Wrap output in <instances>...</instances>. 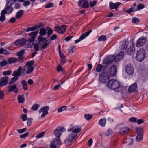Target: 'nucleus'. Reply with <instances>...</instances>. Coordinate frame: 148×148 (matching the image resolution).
I'll return each mask as SVG.
<instances>
[{"label": "nucleus", "instance_id": "nucleus-1", "mask_svg": "<svg viewBox=\"0 0 148 148\" xmlns=\"http://www.w3.org/2000/svg\"><path fill=\"white\" fill-rule=\"evenodd\" d=\"M80 128H76L75 126L71 128L68 129V135L66 139L65 140V143L67 146L72 144L73 141L77 138V134L81 131Z\"/></svg>", "mask_w": 148, "mask_h": 148}, {"label": "nucleus", "instance_id": "nucleus-2", "mask_svg": "<svg viewBox=\"0 0 148 148\" xmlns=\"http://www.w3.org/2000/svg\"><path fill=\"white\" fill-rule=\"evenodd\" d=\"M38 32V31H36L30 33V38L27 40L25 39H22L20 46L25 48H31Z\"/></svg>", "mask_w": 148, "mask_h": 148}, {"label": "nucleus", "instance_id": "nucleus-3", "mask_svg": "<svg viewBox=\"0 0 148 148\" xmlns=\"http://www.w3.org/2000/svg\"><path fill=\"white\" fill-rule=\"evenodd\" d=\"M107 86L108 88L114 90H116L121 87L120 83L115 80H111L108 81Z\"/></svg>", "mask_w": 148, "mask_h": 148}, {"label": "nucleus", "instance_id": "nucleus-4", "mask_svg": "<svg viewBox=\"0 0 148 148\" xmlns=\"http://www.w3.org/2000/svg\"><path fill=\"white\" fill-rule=\"evenodd\" d=\"M145 51L144 49L140 48L136 53V59L139 62L142 61L145 57Z\"/></svg>", "mask_w": 148, "mask_h": 148}, {"label": "nucleus", "instance_id": "nucleus-5", "mask_svg": "<svg viewBox=\"0 0 148 148\" xmlns=\"http://www.w3.org/2000/svg\"><path fill=\"white\" fill-rule=\"evenodd\" d=\"M110 78V75L109 73L105 71L103 69V72L100 75L99 77V81L102 83H105L107 82Z\"/></svg>", "mask_w": 148, "mask_h": 148}, {"label": "nucleus", "instance_id": "nucleus-6", "mask_svg": "<svg viewBox=\"0 0 148 148\" xmlns=\"http://www.w3.org/2000/svg\"><path fill=\"white\" fill-rule=\"evenodd\" d=\"M34 63V62L33 61L27 62L26 66H24V68L27 69L26 74H28L32 72L34 69L33 67Z\"/></svg>", "mask_w": 148, "mask_h": 148}, {"label": "nucleus", "instance_id": "nucleus-7", "mask_svg": "<svg viewBox=\"0 0 148 148\" xmlns=\"http://www.w3.org/2000/svg\"><path fill=\"white\" fill-rule=\"evenodd\" d=\"M66 129L63 127H58L56 128L54 131V133L55 136L56 138L55 139L60 138V137L61 136V133L65 132Z\"/></svg>", "mask_w": 148, "mask_h": 148}, {"label": "nucleus", "instance_id": "nucleus-8", "mask_svg": "<svg viewBox=\"0 0 148 148\" xmlns=\"http://www.w3.org/2000/svg\"><path fill=\"white\" fill-rule=\"evenodd\" d=\"M51 143L50 148H57V146H59L61 145L60 140L59 138L53 140L51 142Z\"/></svg>", "mask_w": 148, "mask_h": 148}, {"label": "nucleus", "instance_id": "nucleus-9", "mask_svg": "<svg viewBox=\"0 0 148 148\" xmlns=\"http://www.w3.org/2000/svg\"><path fill=\"white\" fill-rule=\"evenodd\" d=\"M146 42L145 37L142 36L140 37L137 41L136 46L137 47H140L145 45Z\"/></svg>", "mask_w": 148, "mask_h": 148}, {"label": "nucleus", "instance_id": "nucleus-10", "mask_svg": "<svg viewBox=\"0 0 148 148\" xmlns=\"http://www.w3.org/2000/svg\"><path fill=\"white\" fill-rule=\"evenodd\" d=\"M54 29L58 32L60 34H62L65 32L66 27L65 25H62L61 26H58L56 25L54 27Z\"/></svg>", "mask_w": 148, "mask_h": 148}, {"label": "nucleus", "instance_id": "nucleus-11", "mask_svg": "<svg viewBox=\"0 0 148 148\" xmlns=\"http://www.w3.org/2000/svg\"><path fill=\"white\" fill-rule=\"evenodd\" d=\"M86 1V0H79L78 3L79 7L85 9L88 8L89 5V3Z\"/></svg>", "mask_w": 148, "mask_h": 148}, {"label": "nucleus", "instance_id": "nucleus-12", "mask_svg": "<svg viewBox=\"0 0 148 148\" xmlns=\"http://www.w3.org/2000/svg\"><path fill=\"white\" fill-rule=\"evenodd\" d=\"M126 71L127 73L129 75H132L134 72V69L133 66L130 64H127L125 66Z\"/></svg>", "mask_w": 148, "mask_h": 148}, {"label": "nucleus", "instance_id": "nucleus-13", "mask_svg": "<svg viewBox=\"0 0 148 148\" xmlns=\"http://www.w3.org/2000/svg\"><path fill=\"white\" fill-rule=\"evenodd\" d=\"M49 109V107L48 106H46L42 107L39 110V113L43 112L41 116L42 117H45L46 115L48 114V111Z\"/></svg>", "mask_w": 148, "mask_h": 148}, {"label": "nucleus", "instance_id": "nucleus-14", "mask_svg": "<svg viewBox=\"0 0 148 148\" xmlns=\"http://www.w3.org/2000/svg\"><path fill=\"white\" fill-rule=\"evenodd\" d=\"M10 1H12L13 2H11L10 5H7L6 8H5L7 11V13L8 14H11L13 10V8L11 6L14 5V3L16 1V0H10Z\"/></svg>", "mask_w": 148, "mask_h": 148}, {"label": "nucleus", "instance_id": "nucleus-15", "mask_svg": "<svg viewBox=\"0 0 148 148\" xmlns=\"http://www.w3.org/2000/svg\"><path fill=\"white\" fill-rule=\"evenodd\" d=\"M92 31L91 30H90L87 32L83 34L77 40L75 41L76 43H78L79 42L85 38L86 37L88 36L89 34L92 32Z\"/></svg>", "mask_w": 148, "mask_h": 148}, {"label": "nucleus", "instance_id": "nucleus-16", "mask_svg": "<svg viewBox=\"0 0 148 148\" xmlns=\"http://www.w3.org/2000/svg\"><path fill=\"white\" fill-rule=\"evenodd\" d=\"M130 129L127 127H122L120 128L119 130V133L123 135L128 133L130 131Z\"/></svg>", "mask_w": 148, "mask_h": 148}, {"label": "nucleus", "instance_id": "nucleus-17", "mask_svg": "<svg viewBox=\"0 0 148 148\" xmlns=\"http://www.w3.org/2000/svg\"><path fill=\"white\" fill-rule=\"evenodd\" d=\"M8 77L5 76L1 78L0 81V86H3L6 85L8 83Z\"/></svg>", "mask_w": 148, "mask_h": 148}, {"label": "nucleus", "instance_id": "nucleus-18", "mask_svg": "<svg viewBox=\"0 0 148 148\" xmlns=\"http://www.w3.org/2000/svg\"><path fill=\"white\" fill-rule=\"evenodd\" d=\"M117 68L115 65H114L112 66L110 70V74L112 76L115 75L116 73Z\"/></svg>", "mask_w": 148, "mask_h": 148}, {"label": "nucleus", "instance_id": "nucleus-19", "mask_svg": "<svg viewBox=\"0 0 148 148\" xmlns=\"http://www.w3.org/2000/svg\"><path fill=\"white\" fill-rule=\"evenodd\" d=\"M121 4L120 2L114 3L112 2H110L109 3V7L111 9L115 8L116 10H117V8Z\"/></svg>", "mask_w": 148, "mask_h": 148}, {"label": "nucleus", "instance_id": "nucleus-20", "mask_svg": "<svg viewBox=\"0 0 148 148\" xmlns=\"http://www.w3.org/2000/svg\"><path fill=\"white\" fill-rule=\"evenodd\" d=\"M8 91L9 92L14 91V92L17 93L18 92V90L16 87V84H13L8 87Z\"/></svg>", "mask_w": 148, "mask_h": 148}, {"label": "nucleus", "instance_id": "nucleus-21", "mask_svg": "<svg viewBox=\"0 0 148 148\" xmlns=\"http://www.w3.org/2000/svg\"><path fill=\"white\" fill-rule=\"evenodd\" d=\"M137 88V84L134 83L130 85L128 91L131 93L133 92Z\"/></svg>", "mask_w": 148, "mask_h": 148}, {"label": "nucleus", "instance_id": "nucleus-22", "mask_svg": "<svg viewBox=\"0 0 148 148\" xmlns=\"http://www.w3.org/2000/svg\"><path fill=\"white\" fill-rule=\"evenodd\" d=\"M21 67L20 66L17 69V71H14L12 75L15 77L20 76L21 74Z\"/></svg>", "mask_w": 148, "mask_h": 148}, {"label": "nucleus", "instance_id": "nucleus-23", "mask_svg": "<svg viewBox=\"0 0 148 148\" xmlns=\"http://www.w3.org/2000/svg\"><path fill=\"white\" fill-rule=\"evenodd\" d=\"M42 23L40 24V25H36L35 26L31 27H29L26 29V31L29 32V31H34L38 29V28H40L41 26H43Z\"/></svg>", "mask_w": 148, "mask_h": 148}, {"label": "nucleus", "instance_id": "nucleus-24", "mask_svg": "<svg viewBox=\"0 0 148 148\" xmlns=\"http://www.w3.org/2000/svg\"><path fill=\"white\" fill-rule=\"evenodd\" d=\"M42 44L40 43V42H37L35 43H34L32 45H34V47L35 49V51H38L39 50L40 48H41V45Z\"/></svg>", "mask_w": 148, "mask_h": 148}, {"label": "nucleus", "instance_id": "nucleus-25", "mask_svg": "<svg viewBox=\"0 0 148 148\" xmlns=\"http://www.w3.org/2000/svg\"><path fill=\"white\" fill-rule=\"evenodd\" d=\"M23 14L24 11L23 10H20L16 12L15 17L17 19H19L23 16Z\"/></svg>", "mask_w": 148, "mask_h": 148}, {"label": "nucleus", "instance_id": "nucleus-26", "mask_svg": "<svg viewBox=\"0 0 148 148\" xmlns=\"http://www.w3.org/2000/svg\"><path fill=\"white\" fill-rule=\"evenodd\" d=\"M98 123L101 127H103L105 126L106 123V119L105 118H101L99 121Z\"/></svg>", "mask_w": 148, "mask_h": 148}, {"label": "nucleus", "instance_id": "nucleus-27", "mask_svg": "<svg viewBox=\"0 0 148 148\" xmlns=\"http://www.w3.org/2000/svg\"><path fill=\"white\" fill-rule=\"evenodd\" d=\"M135 51V48L134 47L132 46L128 49L127 51V52L128 54L132 55L134 53Z\"/></svg>", "mask_w": 148, "mask_h": 148}, {"label": "nucleus", "instance_id": "nucleus-28", "mask_svg": "<svg viewBox=\"0 0 148 148\" xmlns=\"http://www.w3.org/2000/svg\"><path fill=\"white\" fill-rule=\"evenodd\" d=\"M114 60L110 58H106L103 60V63L105 64H110L113 62Z\"/></svg>", "mask_w": 148, "mask_h": 148}, {"label": "nucleus", "instance_id": "nucleus-29", "mask_svg": "<svg viewBox=\"0 0 148 148\" xmlns=\"http://www.w3.org/2000/svg\"><path fill=\"white\" fill-rule=\"evenodd\" d=\"M23 96L19 95L18 97V101L19 103H23L25 101V99Z\"/></svg>", "mask_w": 148, "mask_h": 148}, {"label": "nucleus", "instance_id": "nucleus-30", "mask_svg": "<svg viewBox=\"0 0 148 148\" xmlns=\"http://www.w3.org/2000/svg\"><path fill=\"white\" fill-rule=\"evenodd\" d=\"M16 62V58L14 57L10 58L8 60V62L9 64L15 63Z\"/></svg>", "mask_w": 148, "mask_h": 148}, {"label": "nucleus", "instance_id": "nucleus-31", "mask_svg": "<svg viewBox=\"0 0 148 148\" xmlns=\"http://www.w3.org/2000/svg\"><path fill=\"white\" fill-rule=\"evenodd\" d=\"M21 83L22 84V87L24 90H26L27 89V83L25 80L21 81Z\"/></svg>", "mask_w": 148, "mask_h": 148}, {"label": "nucleus", "instance_id": "nucleus-32", "mask_svg": "<svg viewBox=\"0 0 148 148\" xmlns=\"http://www.w3.org/2000/svg\"><path fill=\"white\" fill-rule=\"evenodd\" d=\"M38 39L39 41L38 42H40V43L42 44L44 43V41L46 40V39L42 37L40 35L38 37Z\"/></svg>", "mask_w": 148, "mask_h": 148}, {"label": "nucleus", "instance_id": "nucleus-33", "mask_svg": "<svg viewBox=\"0 0 148 148\" xmlns=\"http://www.w3.org/2000/svg\"><path fill=\"white\" fill-rule=\"evenodd\" d=\"M136 131L137 133V135H143V130L140 127H139L137 129Z\"/></svg>", "mask_w": 148, "mask_h": 148}, {"label": "nucleus", "instance_id": "nucleus-34", "mask_svg": "<svg viewBox=\"0 0 148 148\" xmlns=\"http://www.w3.org/2000/svg\"><path fill=\"white\" fill-rule=\"evenodd\" d=\"M40 107L39 104H35L33 105L31 108V110L33 111H36Z\"/></svg>", "mask_w": 148, "mask_h": 148}, {"label": "nucleus", "instance_id": "nucleus-35", "mask_svg": "<svg viewBox=\"0 0 148 148\" xmlns=\"http://www.w3.org/2000/svg\"><path fill=\"white\" fill-rule=\"evenodd\" d=\"M143 135H137L136 140L137 142H140L143 140Z\"/></svg>", "mask_w": 148, "mask_h": 148}, {"label": "nucleus", "instance_id": "nucleus-36", "mask_svg": "<svg viewBox=\"0 0 148 148\" xmlns=\"http://www.w3.org/2000/svg\"><path fill=\"white\" fill-rule=\"evenodd\" d=\"M106 39V36L105 35H101L100 36L98 39L99 41H104Z\"/></svg>", "mask_w": 148, "mask_h": 148}, {"label": "nucleus", "instance_id": "nucleus-37", "mask_svg": "<svg viewBox=\"0 0 148 148\" xmlns=\"http://www.w3.org/2000/svg\"><path fill=\"white\" fill-rule=\"evenodd\" d=\"M46 33V30L44 28H42L40 29L39 33L41 35H45Z\"/></svg>", "mask_w": 148, "mask_h": 148}, {"label": "nucleus", "instance_id": "nucleus-38", "mask_svg": "<svg viewBox=\"0 0 148 148\" xmlns=\"http://www.w3.org/2000/svg\"><path fill=\"white\" fill-rule=\"evenodd\" d=\"M92 116L93 115H92L89 114H86L84 116L85 118L87 121H89L92 118Z\"/></svg>", "mask_w": 148, "mask_h": 148}, {"label": "nucleus", "instance_id": "nucleus-39", "mask_svg": "<svg viewBox=\"0 0 148 148\" xmlns=\"http://www.w3.org/2000/svg\"><path fill=\"white\" fill-rule=\"evenodd\" d=\"M103 67V66L101 64H99L97 66L96 69L97 72H101Z\"/></svg>", "mask_w": 148, "mask_h": 148}, {"label": "nucleus", "instance_id": "nucleus-40", "mask_svg": "<svg viewBox=\"0 0 148 148\" xmlns=\"http://www.w3.org/2000/svg\"><path fill=\"white\" fill-rule=\"evenodd\" d=\"M112 133V131L110 129H108L107 132L105 134V136H108L111 135Z\"/></svg>", "mask_w": 148, "mask_h": 148}, {"label": "nucleus", "instance_id": "nucleus-41", "mask_svg": "<svg viewBox=\"0 0 148 148\" xmlns=\"http://www.w3.org/2000/svg\"><path fill=\"white\" fill-rule=\"evenodd\" d=\"M97 1H90L89 2V5L90 7H93L96 5Z\"/></svg>", "mask_w": 148, "mask_h": 148}, {"label": "nucleus", "instance_id": "nucleus-42", "mask_svg": "<svg viewBox=\"0 0 148 148\" xmlns=\"http://www.w3.org/2000/svg\"><path fill=\"white\" fill-rule=\"evenodd\" d=\"M18 78L17 77H13L12 79L11 80L10 82H9V84L10 85L11 84L13 83H14L15 82L17 81Z\"/></svg>", "mask_w": 148, "mask_h": 148}, {"label": "nucleus", "instance_id": "nucleus-43", "mask_svg": "<svg viewBox=\"0 0 148 148\" xmlns=\"http://www.w3.org/2000/svg\"><path fill=\"white\" fill-rule=\"evenodd\" d=\"M20 117L23 119V121L27 120L28 119L27 115L25 114H22L20 115Z\"/></svg>", "mask_w": 148, "mask_h": 148}, {"label": "nucleus", "instance_id": "nucleus-44", "mask_svg": "<svg viewBox=\"0 0 148 148\" xmlns=\"http://www.w3.org/2000/svg\"><path fill=\"white\" fill-rule=\"evenodd\" d=\"M127 47V45L126 42H125L124 43L122 44L120 47V48L122 50L126 49Z\"/></svg>", "mask_w": 148, "mask_h": 148}, {"label": "nucleus", "instance_id": "nucleus-45", "mask_svg": "<svg viewBox=\"0 0 148 148\" xmlns=\"http://www.w3.org/2000/svg\"><path fill=\"white\" fill-rule=\"evenodd\" d=\"M145 7V5L143 4H139L137 7V9H136L135 11H137L140 10L141 9Z\"/></svg>", "mask_w": 148, "mask_h": 148}, {"label": "nucleus", "instance_id": "nucleus-46", "mask_svg": "<svg viewBox=\"0 0 148 148\" xmlns=\"http://www.w3.org/2000/svg\"><path fill=\"white\" fill-rule=\"evenodd\" d=\"M49 43H47V42L44 43V42L41 45V49H45L46 48L49 46Z\"/></svg>", "mask_w": 148, "mask_h": 148}, {"label": "nucleus", "instance_id": "nucleus-47", "mask_svg": "<svg viewBox=\"0 0 148 148\" xmlns=\"http://www.w3.org/2000/svg\"><path fill=\"white\" fill-rule=\"evenodd\" d=\"M134 10V8L133 7H131L130 9L128 10H124V11L125 13H130Z\"/></svg>", "mask_w": 148, "mask_h": 148}, {"label": "nucleus", "instance_id": "nucleus-48", "mask_svg": "<svg viewBox=\"0 0 148 148\" xmlns=\"http://www.w3.org/2000/svg\"><path fill=\"white\" fill-rule=\"evenodd\" d=\"M7 64V62L5 60H4L0 62V66L2 67L6 66Z\"/></svg>", "mask_w": 148, "mask_h": 148}, {"label": "nucleus", "instance_id": "nucleus-49", "mask_svg": "<svg viewBox=\"0 0 148 148\" xmlns=\"http://www.w3.org/2000/svg\"><path fill=\"white\" fill-rule=\"evenodd\" d=\"M75 46H73L69 48L68 49V51L71 53H73L75 50Z\"/></svg>", "mask_w": 148, "mask_h": 148}, {"label": "nucleus", "instance_id": "nucleus-50", "mask_svg": "<svg viewBox=\"0 0 148 148\" xmlns=\"http://www.w3.org/2000/svg\"><path fill=\"white\" fill-rule=\"evenodd\" d=\"M45 133V132H42L40 133H39L36 136V137L37 139H39L42 137Z\"/></svg>", "mask_w": 148, "mask_h": 148}, {"label": "nucleus", "instance_id": "nucleus-51", "mask_svg": "<svg viewBox=\"0 0 148 148\" xmlns=\"http://www.w3.org/2000/svg\"><path fill=\"white\" fill-rule=\"evenodd\" d=\"M132 22L134 23L137 24L139 20L136 17H134L132 19Z\"/></svg>", "mask_w": 148, "mask_h": 148}, {"label": "nucleus", "instance_id": "nucleus-52", "mask_svg": "<svg viewBox=\"0 0 148 148\" xmlns=\"http://www.w3.org/2000/svg\"><path fill=\"white\" fill-rule=\"evenodd\" d=\"M67 108V107L66 106H62L61 108H59L58 111V112L59 113L61 112H62L63 110H65Z\"/></svg>", "mask_w": 148, "mask_h": 148}, {"label": "nucleus", "instance_id": "nucleus-53", "mask_svg": "<svg viewBox=\"0 0 148 148\" xmlns=\"http://www.w3.org/2000/svg\"><path fill=\"white\" fill-rule=\"evenodd\" d=\"M130 141L131 140L130 139H126L125 140H124L123 142V143H125L126 144V145H131Z\"/></svg>", "mask_w": 148, "mask_h": 148}, {"label": "nucleus", "instance_id": "nucleus-54", "mask_svg": "<svg viewBox=\"0 0 148 148\" xmlns=\"http://www.w3.org/2000/svg\"><path fill=\"white\" fill-rule=\"evenodd\" d=\"M12 73V71L10 70H8L6 71H4L3 74L4 75H10Z\"/></svg>", "mask_w": 148, "mask_h": 148}, {"label": "nucleus", "instance_id": "nucleus-55", "mask_svg": "<svg viewBox=\"0 0 148 148\" xmlns=\"http://www.w3.org/2000/svg\"><path fill=\"white\" fill-rule=\"evenodd\" d=\"M27 120L28 121L27 122V125L29 126H30L31 125L33 119L32 118H29Z\"/></svg>", "mask_w": 148, "mask_h": 148}, {"label": "nucleus", "instance_id": "nucleus-56", "mask_svg": "<svg viewBox=\"0 0 148 148\" xmlns=\"http://www.w3.org/2000/svg\"><path fill=\"white\" fill-rule=\"evenodd\" d=\"M28 135L29 133L28 132H26L23 134L21 135L20 136V137L21 138H23L28 136Z\"/></svg>", "mask_w": 148, "mask_h": 148}, {"label": "nucleus", "instance_id": "nucleus-57", "mask_svg": "<svg viewBox=\"0 0 148 148\" xmlns=\"http://www.w3.org/2000/svg\"><path fill=\"white\" fill-rule=\"evenodd\" d=\"M124 55V53L123 52H120L118 54V55L119 57V58L121 60L123 57Z\"/></svg>", "mask_w": 148, "mask_h": 148}, {"label": "nucleus", "instance_id": "nucleus-58", "mask_svg": "<svg viewBox=\"0 0 148 148\" xmlns=\"http://www.w3.org/2000/svg\"><path fill=\"white\" fill-rule=\"evenodd\" d=\"M26 129V128H23L22 129L18 130L17 131L18 133L21 134L25 132Z\"/></svg>", "mask_w": 148, "mask_h": 148}, {"label": "nucleus", "instance_id": "nucleus-59", "mask_svg": "<svg viewBox=\"0 0 148 148\" xmlns=\"http://www.w3.org/2000/svg\"><path fill=\"white\" fill-rule=\"evenodd\" d=\"M129 120L130 121L136 122L137 121V119L136 118H135L134 117H132L130 118L129 119Z\"/></svg>", "mask_w": 148, "mask_h": 148}, {"label": "nucleus", "instance_id": "nucleus-60", "mask_svg": "<svg viewBox=\"0 0 148 148\" xmlns=\"http://www.w3.org/2000/svg\"><path fill=\"white\" fill-rule=\"evenodd\" d=\"M54 5V4L53 3H49L46 5L45 6V8H49L53 7Z\"/></svg>", "mask_w": 148, "mask_h": 148}, {"label": "nucleus", "instance_id": "nucleus-61", "mask_svg": "<svg viewBox=\"0 0 148 148\" xmlns=\"http://www.w3.org/2000/svg\"><path fill=\"white\" fill-rule=\"evenodd\" d=\"M30 4V1H29L27 0L25 1L24 2L23 5L24 6H26L27 5H29Z\"/></svg>", "mask_w": 148, "mask_h": 148}, {"label": "nucleus", "instance_id": "nucleus-62", "mask_svg": "<svg viewBox=\"0 0 148 148\" xmlns=\"http://www.w3.org/2000/svg\"><path fill=\"white\" fill-rule=\"evenodd\" d=\"M61 58V63L63 64L64 63L66 62L65 58V56L60 58Z\"/></svg>", "mask_w": 148, "mask_h": 148}, {"label": "nucleus", "instance_id": "nucleus-63", "mask_svg": "<svg viewBox=\"0 0 148 148\" xmlns=\"http://www.w3.org/2000/svg\"><path fill=\"white\" fill-rule=\"evenodd\" d=\"M25 68H24L22 69V67H21V74H23L24 75H25L26 73V69H25Z\"/></svg>", "mask_w": 148, "mask_h": 148}, {"label": "nucleus", "instance_id": "nucleus-64", "mask_svg": "<svg viewBox=\"0 0 148 148\" xmlns=\"http://www.w3.org/2000/svg\"><path fill=\"white\" fill-rule=\"evenodd\" d=\"M6 18L5 15L1 14L0 16V21L3 22L5 21V19Z\"/></svg>", "mask_w": 148, "mask_h": 148}]
</instances>
